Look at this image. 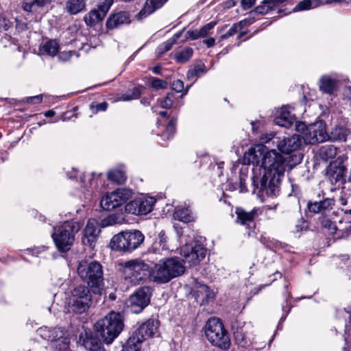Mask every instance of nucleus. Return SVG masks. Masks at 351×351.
<instances>
[{
    "label": "nucleus",
    "instance_id": "58836bf2",
    "mask_svg": "<svg viewBox=\"0 0 351 351\" xmlns=\"http://www.w3.org/2000/svg\"><path fill=\"white\" fill-rule=\"evenodd\" d=\"M108 178L117 184H123L126 180V176L123 171L113 169L108 173Z\"/></svg>",
    "mask_w": 351,
    "mask_h": 351
},
{
    "label": "nucleus",
    "instance_id": "0e129e2a",
    "mask_svg": "<svg viewBox=\"0 0 351 351\" xmlns=\"http://www.w3.org/2000/svg\"><path fill=\"white\" fill-rule=\"evenodd\" d=\"M256 0H241V5L243 9H249L255 3Z\"/></svg>",
    "mask_w": 351,
    "mask_h": 351
},
{
    "label": "nucleus",
    "instance_id": "49530a36",
    "mask_svg": "<svg viewBox=\"0 0 351 351\" xmlns=\"http://www.w3.org/2000/svg\"><path fill=\"white\" fill-rule=\"evenodd\" d=\"M339 202L342 206H346L345 213L351 215V197L348 196L345 191L343 192L339 197Z\"/></svg>",
    "mask_w": 351,
    "mask_h": 351
},
{
    "label": "nucleus",
    "instance_id": "2f4dec72",
    "mask_svg": "<svg viewBox=\"0 0 351 351\" xmlns=\"http://www.w3.org/2000/svg\"><path fill=\"white\" fill-rule=\"evenodd\" d=\"M184 32V29L180 31V32L175 34L171 38L168 39L165 43H162L160 45L158 46L157 50L158 53L160 55L169 51L173 45H175L177 43V40L178 38H180L182 32Z\"/></svg>",
    "mask_w": 351,
    "mask_h": 351
},
{
    "label": "nucleus",
    "instance_id": "bf43d9fd",
    "mask_svg": "<svg viewBox=\"0 0 351 351\" xmlns=\"http://www.w3.org/2000/svg\"><path fill=\"white\" fill-rule=\"evenodd\" d=\"M199 38H201V36L197 29L193 31L189 30L186 33V39L191 38V40H197Z\"/></svg>",
    "mask_w": 351,
    "mask_h": 351
},
{
    "label": "nucleus",
    "instance_id": "c03bdc74",
    "mask_svg": "<svg viewBox=\"0 0 351 351\" xmlns=\"http://www.w3.org/2000/svg\"><path fill=\"white\" fill-rule=\"evenodd\" d=\"M205 69L206 66L204 64L195 65L187 72L188 78L190 79L199 76L201 74L205 73Z\"/></svg>",
    "mask_w": 351,
    "mask_h": 351
},
{
    "label": "nucleus",
    "instance_id": "0eeeda50",
    "mask_svg": "<svg viewBox=\"0 0 351 351\" xmlns=\"http://www.w3.org/2000/svg\"><path fill=\"white\" fill-rule=\"evenodd\" d=\"M143 241L144 235L141 231H129L114 235L110 241V245L114 250L132 252L136 249Z\"/></svg>",
    "mask_w": 351,
    "mask_h": 351
},
{
    "label": "nucleus",
    "instance_id": "b1692460",
    "mask_svg": "<svg viewBox=\"0 0 351 351\" xmlns=\"http://www.w3.org/2000/svg\"><path fill=\"white\" fill-rule=\"evenodd\" d=\"M259 209L254 208L251 211L247 212L243 208H237L235 213L237 215V222L243 226H254V220L259 215Z\"/></svg>",
    "mask_w": 351,
    "mask_h": 351
},
{
    "label": "nucleus",
    "instance_id": "f257e3e1",
    "mask_svg": "<svg viewBox=\"0 0 351 351\" xmlns=\"http://www.w3.org/2000/svg\"><path fill=\"white\" fill-rule=\"evenodd\" d=\"M263 144H258L249 149L247 160L250 163L261 164L263 173L260 176H254L252 183L258 193H265L268 196L276 195L283 177L287 163L284 157L275 149L266 152Z\"/></svg>",
    "mask_w": 351,
    "mask_h": 351
},
{
    "label": "nucleus",
    "instance_id": "338daca9",
    "mask_svg": "<svg viewBox=\"0 0 351 351\" xmlns=\"http://www.w3.org/2000/svg\"><path fill=\"white\" fill-rule=\"evenodd\" d=\"M236 5V1L234 0H228L223 3L224 8H230L234 7Z\"/></svg>",
    "mask_w": 351,
    "mask_h": 351
},
{
    "label": "nucleus",
    "instance_id": "5fc2aeb1",
    "mask_svg": "<svg viewBox=\"0 0 351 351\" xmlns=\"http://www.w3.org/2000/svg\"><path fill=\"white\" fill-rule=\"evenodd\" d=\"M278 138H279V137H276L274 133L270 132L263 134L261 137V141L262 143H267L271 141H273L274 143H276Z\"/></svg>",
    "mask_w": 351,
    "mask_h": 351
},
{
    "label": "nucleus",
    "instance_id": "a211bd4d",
    "mask_svg": "<svg viewBox=\"0 0 351 351\" xmlns=\"http://www.w3.org/2000/svg\"><path fill=\"white\" fill-rule=\"evenodd\" d=\"M234 337L237 344L242 348H247L252 344L253 342V330L252 326L248 324H243L242 326H234Z\"/></svg>",
    "mask_w": 351,
    "mask_h": 351
},
{
    "label": "nucleus",
    "instance_id": "f8f14e48",
    "mask_svg": "<svg viewBox=\"0 0 351 351\" xmlns=\"http://www.w3.org/2000/svg\"><path fill=\"white\" fill-rule=\"evenodd\" d=\"M124 273L127 278L134 284L151 276L149 265L141 260H132L125 263Z\"/></svg>",
    "mask_w": 351,
    "mask_h": 351
},
{
    "label": "nucleus",
    "instance_id": "39448f33",
    "mask_svg": "<svg viewBox=\"0 0 351 351\" xmlns=\"http://www.w3.org/2000/svg\"><path fill=\"white\" fill-rule=\"evenodd\" d=\"M80 221H66L53 228L51 234L56 247L60 252H66L73 245L75 234L81 229Z\"/></svg>",
    "mask_w": 351,
    "mask_h": 351
},
{
    "label": "nucleus",
    "instance_id": "f3484780",
    "mask_svg": "<svg viewBox=\"0 0 351 351\" xmlns=\"http://www.w3.org/2000/svg\"><path fill=\"white\" fill-rule=\"evenodd\" d=\"M100 231L98 221L94 219H88L82 232V244L90 248H94Z\"/></svg>",
    "mask_w": 351,
    "mask_h": 351
},
{
    "label": "nucleus",
    "instance_id": "a19ab883",
    "mask_svg": "<svg viewBox=\"0 0 351 351\" xmlns=\"http://www.w3.org/2000/svg\"><path fill=\"white\" fill-rule=\"evenodd\" d=\"M141 94V89L138 87H135L131 90H129L125 93L122 94L119 99L126 101H130L133 99H138Z\"/></svg>",
    "mask_w": 351,
    "mask_h": 351
},
{
    "label": "nucleus",
    "instance_id": "8fccbe9b",
    "mask_svg": "<svg viewBox=\"0 0 351 351\" xmlns=\"http://www.w3.org/2000/svg\"><path fill=\"white\" fill-rule=\"evenodd\" d=\"M113 1V0H104L97 10L99 11L101 14L104 17L110 6L112 5Z\"/></svg>",
    "mask_w": 351,
    "mask_h": 351
},
{
    "label": "nucleus",
    "instance_id": "052dcab7",
    "mask_svg": "<svg viewBox=\"0 0 351 351\" xmlns=\"http://www.w3.org/2000/svg\"><path fill=\"white\" fill-rule=\"evenodd\" d=\"M167 237L165 234V231L162 230L159 232L158 234V238L156 239V241L158 243H160V244H162V245H165V247H167Z\"/></svg>",
    "mask_w": 351,
    "mask_h": 351
},
{
    "label": "nucleus",
    "instance_id": "6e6d98bb",
    "mask_svg": "<svg viewBox=\"0 0 351 351\" xmlns=\"http://www.w3.org/2000/svg\"><path fill=\"white\" fill-rule=\"evenodd\" d=\"M22 8L24 10L27 12H36L34 0H25V1L22 4Z\"/></svg>",
    "mask_w": 351,
    "mask_h": 351
},
{
    "label": "nucleus",
    "instance_id": "bb28decb",
    "mask_svg": "<svg viewBox=\"0 0 351 351\" xmlns=\"http://www.w3.org/2000/svg\"><path fill=\"white\" fill-rule=\"evenodd\" d=\"M335 201L331 198H326L322 201L309 203L308 206L311 212L317 213L328 209H332Z\"/></svg>",
    "mask_w": 351,
    "mask_h": 351
},
{
    "label": "nucleus",
    "instance_id": "13d9d810",
    "mask_svg": "<svg viewBox=\"0 0 351 351\" xmlns=\"http://www.w3.org/2000/svg\"><path fill=\"white\" fill-rule=\"evenodd\" d=\"M172 89L177 93H181L184 89V83L180 80L174 81L172 84Z\"/></svg>",
    "mask_w": 351,
    "mask_h": 351
},
{
    "label": "nucleus",
    "instance_id": "2eb2a0df",
    "mask_svg": "<svg viewBox=\"0 0 351 351\" xmlns=\"http://www.w3.org/2000/svg\"><path fill=\"white\" fill-rule=\"evenodd\" d=\"M151 293L148 287L138 289L128 300V306L134 313H141L149 303Z\"/></svg>",
    "mask_w": 351,
    "mask_h": 351
},
{
    "label": "nucleus",
    "instance_id": "7ed1b4c3",
    "mask_svg": "<svg viewBox=\"0 0 351 351\" xmlns=\"http://www.w3.org/2000/svg\"><path fill=\"white\" fill-rule=\"evenodd\" d=\"M185 272L183 260L179 257H171L160 261L152 270L153 281L166 283L171 279L182 276Z\"/></svg>",
    "mask_w": 351,
    "mask_h": 351
},
{
    "label": "nucleus",
    "instance_id": "69168bd1",
    "mask_svg": "<svg viewBox=\"0 0 351 351\" xmlns=\"http://www.w3.org/2000/svg\"><path fill=\"white\" fill-rule=\"evenodd\" d=\"M304 228V222L303 221H299L298 223L295 224L294 228L292 230V232L294 233H298L303 230Z\"/></svg>",
    "mask_w": 351,
    "mask_h": 351
},
{
    "label": "nucleus",
    "instance_id": "cd10ccee",
    "mask_svg": "<svg viewBox=\"0 0 351 351\" xmlns=\"http://www.w3.org/2000/svg\"><path fill=\"white\" fill-rule=\"evenodd\" d=\"M66 10L71 14H77L86 10L84 0H67Z\"/></svg>",
    "mask_w": 351,
    "mask_h": 351
},
{
    "label": "nucleus",
    "instance_id": "aec40b11",
    "mask_svg": "<svg viewBox=\"0 0 351 351\" xmlns=\"http://www.w3.org/2000/svg\"><path fill=\"white\" fill-rule=\"evenodd\" d=\"M277 147L283 154H289L298 150L302 145V139L299 135L294 134L288 137L278 138Z\"/></svg>",
    "mask_w": 351,
    "mask_h": 351
},
{
    "label": "nucleus",
    "instance_id": "1a4fd4ad",
    "mask_svg": "<svg viewBox=\"0 0 351 351\" xmlns=\"http://www.w3.org/2000/svg\"><path fill=\"white\" fill-rule=\"evenodd\" d=\"M295 130L302 134V138L306 143H322L328 138L325 124L322 121L315 122L309 125L298 122L295 125Z\"/></svg>",
    "mask_w": 351,
    "mask_h": 351
},
{
    "label": "nucleus",
    "instance_id": "864d4df0",
    "mask_svg": "<svg viewBox=\"0 0 351 351\" xmlns=\"http://www.w3.org/2000/svg\"><path fill=\"white\" fill-rule=\"evenodd\" d=\"M176 120L171 119L166 127L165 134L167 136V138H171L176 131Z\"/></svg>",
    "mask_w": 351,
    "mask_h": 351
},
{
    "label": "nucleus",
    "instance_id": "4d7b16f0",
    "mask_svg": "<svg viewBox=\"0 0 351 351\" xmlns=\"http://www.w3.org/2000/svg\"><path fill=\"white\" fill-rule=\"evenodd\" d=\"M72 53L71 51L60 53L58 57V60L63 62L69 61L72 56Z\"/></svg>",
    "mask_w": 351,
    "mask_h": 351
},
{
    "label": "nucleus",
    "instance_id": "423d86ee",
    "mask_svg": "<svg viewBox=\"0 0 351 351\" xmlns=\"http://www.w3.org/2000/svg\"><path fill=\"white\" fill-rule=\"evenodd\" d=\"M207 340L214 346L228 350L230 346L229 335L221 322L215 317L210 318L204 328Z\"/></svg>",
    "mask_w": 351,
    "mask_h": 351
},
{
    "label": "nucleus",
    "instance_id": "37998d69",
    "mask_svg": "<svg viewBox=\"0 0 351 351\" xmlns=\"http://www.w3.org/2000/svg\"><path fill=\"white\" fill-rule=\"evenodd\" d=\"M168 251V247L162 245V244L156 241L153 243L151 247L149 249V252L160 255H167Z\"/></svg>",
    "mask_w": 351,
    "mask_h": 351
},
{
    "label": "nucleus",
    "instance_id": "6ab92c4d",
    "mask_svg": "<svg viewBox=\"0 0 351 351\" xmlns=\"http://www.w3.org/2000/svg\"><path fill=\"white\" fill-rule=\"evenodd\" d=\"M159 326L158 319L150 318L141 324L132 335L142 343L147 339L152 337L157 332Z\"/></svg>",
    "mask_w": 351,
    "mask_h": 351
},
{
    "label": "nucleus",
    "instance_id": "4be33fe9",
    "mask_svg": "<svg viewBox=\"0 0 351 351\" xmlns=\"http://www.w3.org/2000/svg\"><path fill=\"white\" fill-rule=\"evenodd\" d=\"M274 122L276 125L285 128H289L294 123L295 124L298 123L296 122V117L290 110L289 106H284L276 112Z\"/></svg>",
    "mask_w": 351,
    "mask_h": 351
},
{
    "label": "nucleus",
    "instance_id": "603ef678",
    "mask_svg": "<svg viewBox=\"0 0 351 351\" xmlns=\"http://www.w3.org/2000/svg\"><path fill=\"white\" fill-rule=\"evenodd\" d=\"M324 228L329 231L330 234H334L336 232L337 228L335 223L328 219H324L322 222Z\"/></svg>",
    "mask_w": 351,
    "mask_h": 351
},
{
    "label": "nucleus",
    "instance_id": "473e14b6",
    "mask_svg": "<svg viewBox=\"0 0 351 351\" xmlns=\"http://www.w3.org/2000/svg\"><path fill=\"white\" fill-rule=\"evenodd\" d=\"M348 135V131L343 127H335L330 132L328 137L332 141H346Z\"/></svg>",
    "mask_w": 351,
    "mask_h": 351
},
{
    "label": "nucleus",
    "instance_id": "774afa93",
    "mask_svg": "<svg viewBox=\"0 0 351 351\" xmlns=\"http://www.w3.org/2000/svg\"><path fill=\"white\" fill-rule=\"evenodd\" d=\"M203 42L207 45L208 47H211L215 45V40L214 38H209L204 40Z\"/></svg>",
    "mask_w": 351,
    "mask_h": 351
},
{
    "label": "nucleus",
    "instance_id": "c85d7f7f",
    "mask_svg": "<svg viewBox=\"0 0 351 351\" xmlns=\"http://www.w3.org/2000/svg\"><path fill=\"white\" fill-rule=\"evenodd\" d=\"M285 0H264L261 5L255 8V12L260 14H265L272 10Z\"/></svg>",
    "mask_w": 351,
    "mask_h": 351
},
{
    "label": "nucleus",
    "instance_id": "6e6552de",
    "mask_svg": "<svg viewBox=\"0 0 351 351\" xmlns=\"http://www.w3.org/2000/svg\"><path fill=\"white\" fill-rule=\"evenodd\" d=\"M90 289L89 287L80 285L71 291L68 298V304L73 311L82 313L90 308L92 302Z\"/></svg>",
    "mask_w": 351,
    "mask_h": 351
},
{
    "label": "nucleus",
    "instance_id": "c9c22d12",
    "mask_svg": "<svg viewBox=\"0 0 351 351\" xmlns=\"http://www.w3.org/2000/svg\"><path fill=\"white\" fill-rule=\"evenodd\" d=\"M104 18L99 11L93 10L84 16V20L87 25L91 26L101 21Z\"/></svg>",
    "mask_w": 351,
    "mask_h": 351
},
{
    "label": "nucleus",
    "instance_id": "7c9ffc66",
    "mask_svg": "<svg viewBox=\"0 0 351 351\" xmlns=\"http://www.w3.org/2000/svg\"><path fill=\"white\" fill-rule=\"evenodd\" d=\"M252 23L251 19H244L239 23H234L230 29L221 36V39H226L241 30L243 27H247Z\"/></svg>",
    "mask_w": 351,
    "mask_h": 351
},
{
    "label": "nucleus",
    "instance_id": "680f3d73",
    "mask_svg": "<svg viewBox=\"0 0 351 351\" xmlns=\"http://www.w3.org/2000/svg\"><path fill=\"white\" fill-rule=\"evenodd\" d=\"M34 5L38 11L39 9L43 8L46 5L49 4L50 0H34Z\"/></svg>",
    "mask_w": 351,
    "mask_h": 351
},
{
    "label": "nucleus",
    "instance_id": "a878e982",
    "mask_svg": "<svg viewBox=\"0 0 351 351\" xmlns=\"http://www.w3.org/2000/svg\"><path fill=\"white\" fill-rule=\"evenodd\" d=\"M337 81L328 75H324L319 80L320 90L327 94H333L337 89Z\"/></svg>",
    "mask_w": 351,
    "mask_h": 351
},
{
    "label": "nucleus",
    "instance_id": "4468645a",
    "mask_svg": "<svg viewBox=\"0 0 351 351\" xmlns=\"http://www.w3.org/2000/svg\"><path fill=\"white\" fill-rule=\"evenodd\" d=\"M156 199L152 197H139L130 201L125 206L128 214L135 215H147L152 210Z\"/></svg>",
    "mask_w": 351,
    "mask_h": 351
},
{
    "label": "nucleus",
    "instance_id": "e2e57ef3",
    "mask_svg": "<svg viewBox=\"0 0 351 351\" xmlns=\"http://www.w3.org/2000/svg\"><path fill=\"white\" fill-rule=\"evenodd\" d=\"M42 99H43V95H36L34 97H31L27 98V101L28 103H31V104H39L41 102Z\"/></svg>",
    "mask_w": 351,
    "mask_h": 351
},
{
    "label": "nucleus",
    "instance_id": "ddd939ff",
    "mask_svg": "<svg viewBox=\"0 0 351 351\" xmlns=\"http://www.w3.org/2000/svg\"><path fill=\"white\" fill-rule=\"evenodd\" d=\"M206 249L201 244L193 242L186 244L180 249V254L185 263L190 266L196 265L205 258Z\"/></svg>",
    "mask_w": 351,
    "mask_h": 351
},
{
    "label": "nucleus",
    "instance_id": "72a5a7b5",
    "mask_svg": "<svg viewBox=\"0 0 351 351\" xmlns=\"http://www.w3.org/2000/svg\"><path fill=\"white\" fill-rule=\"evenodd\" d=\"M59 44L55 40H50L47 42H46L41 48V51L43 53H45L46 54L50 56H54L56 55L59 50Z\"/></svg>",
    "mask_w": 351,
    "mask_h": 351
},
{
    "label": "nucleus",
    "instance_id": "393cba45",
    "mask_svg": "<svg viewBox=\"0 0 351 351\" xmlns=\"http://www.w3.org/2000/svg\"><path fill=\"white\" fill-rule=\"evenodd\" d=\"M167 0H146L143 9L138 13L140 19L154 13L156 10L160 8Z\"/></svg>",
    "mask_w": 351,
    "mask_h": 351
},
{
    "label": "nucleus",
    "instance_id": "412c9836",
    "mask_svg": "<svg viewBox=\"0 0 351 351\" xmlns=\"http://www.w3.org/2000/svg\"><path fill=\"white\" fill-rule=\"evenodd\" d=\"M91 332H85L80 336V342L89 351H106L101 341Z\"/></svg>",
    "mask_w": 351,
    "mask_h": 351
},
{
    "label": "nucleus",
    "instance_id": "ea45409f",
    "mask_svg": "<svg viewBox=\"0 0 351 351\" xmlns=\"http://www.w3.org/2000/svg\"><path fill=\"white\" fill-rule=\"evenodd\" d=\"M193 50L191 47H186L176 54V60L178 62L184 63L189 61L192 57Z\"/></svg>",
    "mask_w": 351,
    "mask_h": 351
},
{
    "label": "nucleus",
    "instance_id": "de8ad7c7",
    "mask_svg": "<svg viewBox=\"0 0 351 351\" xmlns=\"http://www.w3.org/2000/svg\"><path fill=\"white\" fill-rule=\"evenodd\" d=\"M216 24L217 23L215 21H211L199 29V34H200L201 38L206 37L208 35Z\"/></svg>",
    "mask_w": 351,
    "mask_h": 351
},
{
    "label": "nucleus",
    "instance_id": "e433bc0d",
    "mask_svg": "<svg viewBox=\"0 0 351 351\" xmlns=\"http://www.w3.org/2000/svg\"><path fill=\"white\" fill-rule=\"evenodd\" d=\"M320 0H303L299 2L293 9L294 11L306 10L320 6Z\"/></svg>",
    "mask_w": 351,
    "mask_h": 351
},
{
    "label": "nucleus",
    "instance_id": "5701e85b",
    "mask_svg": "<svg viewBox=\"0 0 351 351\" xmlns=\"http://www.w3.org/2000/svg\"><path fill=\"white\" fill-rule=\"evenodd\" d=\"M130 23V16L128 12L120 11L110 15L106 21V27L110 29L117 28L119 26Z\"/></svg>",
    "mask_w": 351,
    "mask_h": 351
},
{
    "label": "nucleus",
    "instance_id": "f704fd0d",
    "mask_svg": "<svg viewBox=\"0 0 351 351\" xmlns=\"http://www.w3.org/2000/svg\"><path fill=\"white\" fill-rule=\"evenodd\" d=\"M175 219L188 223L193 221L191 211L187 208H177L173 214Z\"/></svg>",
    "mask_w": 351,
    "mask_h": 351
},
{
    "label": "nucleus",
    "instance_id": "dca6fc26",
    "mask_svg": "<svg viewBox=\"0 0 351 351\" xmlns=\"http://www.w3.org/2000/svg\"><path fill=\"white\" fill-rule=\"evenodd\" d=\"M346 165L344 162L336 160L330 163L326 169V176L332 184H342L345 182Z\"/></svg>",
    "mask_w": 351,
    "mask_h": 351
},
{
    "label": "nucleus",
    "instance_id": "9d476101",
    "mask_svg": "<svg viewBox=\"0 0 351 351\" xmlns=\"http://www.w3.org/2000/svg\"><path fill=\"white\" fill-rule=\"evenodd\" d=\"M39 334L42 338L52 342L53 346L60 351L66 350L69 348L70 340L62 328H40Z\"/></svg>",
    "mask_w": 351,
    "mask_h": 351
},
{
    "label": "nucleus",
    "instance_id": "79ce46f5",
    "mask_svg": "<svg viewBox=\"0 0 351 351\" xmlns=\"http://www.w3.org/2000/svg\"><path fill=\"white\" fill-rule=\"evenodd\" d=\"M320 154L324 159H328L335 157L337 154V149L333 145H326L322 147Z\"/></svg>",
    "mask_w": 351,
    "mask_h": 351
},
{
    "label": "nucleus",
    "instance_id": "3c124183",
    "mask_svg": "<svg viewBox=\"0 0 351 351\" xmlns=\"http://www.w3.org/2000/svg\"><path fill=\"white\" fill-rule=\"evenodd\" d=\"M95 178V173H92L90 174H83L80 177V182L83 184L84 186L87 188L92 184V180Z\"/></svg>",
    "mask_w": 351,
    "mask_h": 351
},
{
    "label": "nucleus",
    "instance_id": "c756f323",
    "mask_svg": "<svg viewBox=\"0 0 351 351\" xmlns=\"http://www.w3.org/2000/svg\"><path fill=\"white\" fill-rule=\"evenodd\" d=\"M197 298H202L201 304H208L210 301L213 300L215 298L214 292L205 285H202L199 287L196 292Z\"/></svg>",
    "mask_w": 351,
    "mask_h": 351
},
{
    "label": "nucleus",
    "instance_id": "4c0bfd02",
    "mask_svg": "<svg viewBox=\"0 0 351 351\" xmlns=\"http://www.w3.org/2000/svg\"><path fill=\"white\" fill-rule=\"evenodd\" d=\"M141 344V341H139L136 337L132 335L123 345L121 351H140Z\"/></svg>",
    "mask_w": 351,
    "mask_h": 351
},
{
    "label": "nucleus",
    "instance_id": "f03ea898",
    "mask_svg": "<svg viewBox=\"0 0 351 351\" xmlns=\"http://www.w3.org/2000/svg\"><path fill=\"white\" fill-rule=\"evenodd\" d=\"M77 271L81 280L88 285L94 293H102L104 287V272L103 267L99 262L81 261L79 263Z\"/></svg>",
    "mask_w": 351,
    "mask_h": 351
},
{
    "label": "nucleus",
    "instance_id": "a18cd8bd",
    "mask_svg": "<svg viewBox=\"0 0 351 351\" xmlns=\"http://www.w3.org/2000/svg\"><path fill=\"white\" fill-rule=\"evenodd\" d=\"M174 95L172 93H169L165 99H158V102L160 106L163 108H170L173 104Z\"/></svg>",
    "mask_w": 351,
    "mask_h": 351
},
{
    "label": "nucleus",
    "instance_id": "09e8293b",
    "mask_svg": "<svg viewBox=\"0 0 351 351\" xmlns=\"http://www.w3.org/2000/svg\"><path fill=\"white\" fill-rule=\"evenodd\" d=\"M167 82L165 80H162L156 77L152 79V86L157 90L165 89L167 87Z\"/></svg>",
    "mask_w": 351,
    "mask_h": 351
},
{
    "label": "nucleus",
    "instance_id": "20e7f679",
    "mask_svg": "<svg viewBox=\"0 0 351 351\" xmlns=\"http://www.w3.org/2000/svg\"><path fill=\"white\" fill-rule=\"evenodd\" d=\"M124 324L120 313L110 312L97 322L95 330L102 341L111 343L121 332Z\"/></svg>",
    "mask_w": 351,
    "mask_h": 351
},
{
    "label": "nucleus",
    "instance_id": "9b49d317",
    "mask_svg": "<svg viewBox=\"0 0 351 351\" xmlns=\"http://www.w3.org/2000/svg\"><path fill=\"white\" fill-rule=\"evenodd\" d=\"M132 195V191L125 188L108 193L100 202L101 207L108 211L112 210L124 204Z\"/></svg>",
    "mask_w": 351,
    "mask_h": 351
}]
</instances>
